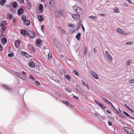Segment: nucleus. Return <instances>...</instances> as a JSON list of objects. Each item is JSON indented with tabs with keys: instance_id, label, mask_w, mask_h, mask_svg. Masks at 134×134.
Segmentation results:
<instances>
[{
	"instance_id": "obj_16",
	"label": "nucleus",
	"mask_w": 134,
	"mask_h": 134,
	"mask_svg": "<svg viewBox=\"0 0 134 134\" xmlns=\"http://www.w3.org/2000/svg\"><path fill=\"white\" fill-rule=\"evenodd\" d=\"M6 0H1L0 1V4L2 6H4L5 3L6 2Z\"/></svg>"
},
{
	"instance_id": "obj_57",
	"label": "nucleus",
	"mask_w": 134,
	"mask_h": 134,
	"mask_svg": "<svg viewBox=\"0 0 134 134\" xmlns=\"http://www.w3.org/2000/svg\"><path fill=\"white\" fill-rule=\"evenodd\" d=\"M60 31L61 32V33L63 34H64L65 33V31L62 29V30Z\"/></svg>"
},
{
	"instance_id": "obj_30",
	"label": "nucleus",
	"mask_w": 134,
	"mask_h": 134,
	"mask_svg": "<svg viewBox=\"0 0 134 134\" xmlns=\"http://www.w3.org/2000/svg\"><path fill=\"white\" fill-rule=\"evenodd\" d=\"M54 45L57 47V48L58 49H59V47H60L59 44L58 43V42H57L56 43H55V44H54Z\"/></svg>"
},
{
	"instance_id": "obj_7",
	"label": "nucleus",
	"mask_w": 134,
	"mask_h": 134,
	"mask_svg": "<svg viewBox=\"0 0 134 134\" xmlns=\"http://www.w3.org/2000/svg\"><path fill=\"white\" fill-rule=\"evenodd\" d=\"M90 73L91 75L94 78L96 79H98V76L95 72L92 71Z\"/></svg>"
},
{
	"instance_id": "obj_46",
	"label": "nucleus",
	"mask_w": 134,
	"mask_h": 134,
	"mask_svg": "<svg viewBox=\"0 0 134 134\" xmlns=\"http://www.w3.org/2000/svg\"><path fill=\"white\" fill-rule=\"evenodd\" d=\"M65 90L66 91H68V92H69V93H70L71 91H72V90L71 89H69L68 88H66V89H65Z\"/></svg>"
},
{
	"instance_id": "obj_17",
	"label": "nucleus",
	"mask_w": 134,
	"mask_h": 134,
	"mask_svg": "<svg viewBox=\"0 0 134 134\" xmlns=\"http://www.w3.org/2000/svg\"><path fill=\"white\" fill-rule=\"evenodd\" d=\"M116 113L119 115V116H122V112H121V110L119 109V110H116Z\"/></svg>"
},
{
	"instance_id": "obj_35",
	"label": "nucleus",
	"mask_w": 134,
	"mask_h": 134,
	"mask_svg": "<svg viewBox=\"0 0 134 134\" xmlns=\"http://www.w3.org/2000/svg\"><path fill=\"white\" fill-rule=\"evenodd\" d=\"M6 27H2L1 28L2 29L1 30V32H3L5 31V29L6 28Z\"/></svg>"
},
{
	"instance_id": "obj_2",
	"label": "nucleus",
	"mask_w": 134,
	"mask_h": 134,
	"mask_svg": "<svg viewBox=\"0 0 134 134\" xmlns=\"http://www.w3.org/2000/svg\"><path fill=\"white\" fill-rule=\"evenodd\" d=\"M123 129L127 134H134V131L131 128L125 127Z\"/></svg>"
},
{
	"instance_id": "obj_41",
	"label": "nucleus",
	"mask_w": 134,
	"mask_h": 134,
	"mask_svg": "<svg viewBox=\"0 0 134 134\" xmlns=\"http://www.w3.org/2000/svg\"><path fill=\"white\" fill-rule=\"evenodd\" d=\"M73 73L76 75L77 76L79 75L78 74V72L76 70H74V72Z\"/></svg>"
},
{
	"instance_id": "obj_47",
	"label": "nucleus",
	"mask_w": 134,
	"mask_h": 134,
	"mask_svg": "<svg viewBox=\"0 0 134 134\" xmlns=\"http://www.w3.org/2000/svg\"><path fill=\"white\" fill-rule=\"evenodd\" d=\"M132 44V42L131 41L128 42L126 43V44L131 45Z\"/></svg>"
},
{
	"instance_id": "obj_5",
	"label": "nucleus",
	"mask_w": 134,
	"mask_h": 134,
	"mask_svg": "<svg viewBox=\"0 0 134 134\" xmlns=\"http://www.w3.org/2000/svg\"><path fill=\"white\" fill-rule=\"evenodd\" d=\"M55 1H52V2H50L49 3H48V2H47L46 4V5H49V7L50 8H51L53 7H54L55 6Z\"/></svg>"
},
{
	"instance_id": "obj_32",
	"label": "nucleus",
	"mask_w": 134,
	"mask_h": 134,
	"mask_svg": "<svg viewBox=\"0 0 134 134\" xmlns=\"http://www.w3.org/2000/svg\"><path fill=\"white\" fill-rule=\"evenodd\" d=\"M52 57V54L51 53H49L48 55V59L49 60H50Z\"/></svg>"
},
{
	"instance_id": "obj_56",
	"label": "nucleus",
	"mask_w": 134,
	"mask_h": 134,
	"mask_svg": "<svg viewBox=\"0 0 134 134\" xmlns=\"http://www.w3.org/2000/svg\"><path fill=\"white\" fill-rule=\"evenodd\" d=\"M43 6L42 4H40L39 6V8H43Z\"/></svg>"
},
{
	"instance_id": "obj_13",
	"label": "nucleus",
	"mask_w": 134,
	"mask_h": 134,
	"mask_svg": "<svg viewBox=\"0 0 134 134\" xmlns=\"http://www.w3.org/2000/svg\"><path fill=\"white\" fill-rule=\"evenodd\" d=\"M29 66L31 67L34 68L35 67V64L33 62H30L28 63Z\"/></svg>"
},
{
	"instance_id": "obj_36",
	"label": "nucleus",
	"mask_w": 134,
	"mask_h": 134,
	"mask_svg": "<svg viewBox=\"0 0 134 134\" xmlns=\"http://www.w3.org/2000/svg\"><path fill=\"white\" fill-rule=\"evenodd\" d=\"M29 78L30 79H32L33 81H34L35 80V78L32 75H31L29 76Z\"/></svg>"
},
{
	"instance_id": "obj_23",
	"label": "nucleus",
	"mask_w": 134,
	"mask_h": 134,
	"mask_svg": "<svg viewBox=\"0 0 134 134\" xmlns=\"http://www.w3.org/2000/svg\"><path fill=\"white\" fill-rule=\"evenodd\" d=\"M23 9H18V13L19 14H23Z\"/></svg>"
},
{
	"instance_id": "obj_38",
	"label": "nucleus",
	"mask_w": 134,
	"mask_h": 134,
	"mask_svg": "<svg viewBox=\"0 0 134 134\" xmlns=\"http://www.w3.org/2000/svg\"><path fill=\"white\" fill-rule=\"evenodd\" d=\"M7 16L8 19H10L12 18V15L10 14H8Z\"/></svg>"
},
{
	"instance_id": "obj_25",
	"label": "nucleus",
	"mask_w": 134,
	"mask_h": 134,
	"mask_svg": "<svg viewBox=\"0 0 134 134\" xmlns=\"http://www.w3.org/2000/svg\"><path fill=\"white\" fill-rule=\"evenodd\" d=\"M24 24L29 26L30 24V21L29 20H26L24 21Z\"/></svg>"
},
{
	"instance_id": "obj_59",
	"label": "nucleus",
	"mask_w": 134,
	"mask_h": 134,
	"mask_svg": "<svg viewBox=\"0 0 134 134\" xmlns=\"http://www.w3.org/2000/svg\"><path fill=\"white\" fill-rule=\"evenodd\" d=\"M106 111L107 112L109 113V114H110L111 113V111L110 110H106Z\"/></svg>"
},
{
	"instance_id": "obj_1",
	"label": "nucleus",
	"mask_w": 134,
	"mask_h": 134,
	"mask_svg": "<svg viewBox=\"0 0 134 134\" xmlns=\"http://www.w3.org/2000/svg\"><path fill=\"white\" fill-rule=\"evenodd\" d=\"M54 16L57 18H60L61 15H64L65 13L63 9H60V10L56 9L55 10Z\"/></svg>"
},
{
	"instance_id": "obj_51",
	"label": "nucleus",
	"mask_w": 134,
	"mask_h": 134,
	"mask_svg": "<svg viewBox=\"0 0 134 134\" xmlns=\"http://www.w3.org/2000/svg\"><path fill=\"white\" fill-rule=\"evenodd\" d=\"M19 2L21 3H23L24 2V0H18Z\"/></svg>"
},
{
	"instance_id": "obj_54",
	"label": "nucleus",
	"mask_w": 134,
	"mask_h": 134,
	"mask_svg": "<svg viewBox=\"0 0 134 134\" xmlns=\"http://www.w3.org/2000/svg\"><path fill=\"white\" fill-rule=\"evenodd\" d=\"M85 86H86L87 89L88 90H90V87H89L88 85V84H87Z\"/></svg>"
},
{
	"instance_id": "obj_12",
	"label": "nucleus",
	"mask_w": 134,
	"mask_h": 134,
	"mask_svg": "<svg viewBox=\"0 0 134 134\" xmlns=\"http://www.w3.org/2000/svg\"><path fill=\"white\" fill-rule=\"evenodd\" d=\"M103 99L105 103L109 105L110 106L112 104L107 99H106L105 98H103Z\"/></svg>"
},
{
	"instance_id": "obj_62",
	"label": "nucleus",
	"mask_w": 134,
	"mask_h": 134,
	"mask_svg": "<svg viewBox=\"0 0 134 134\" xmlns=\"http://www.w3.org/2000/svg\"><path fill=\"white\" fill-rule=\"evenodd\" d=\"M44 25H42L41 26V29L42 30L44 29Z\"/></svg>"
},
{
	"instance_id": "obj_8",
	"label": "nucleus",
	"mask_w": 134,
	"mask_h": 134,
	"mask_svg": "<svg viewBox=\"0 0 134 134\" xmlns=\"http://www.w3.org/2000/svg\"><path fill=\"white\" fill-rule=\"evenodd\" d=\"M14 45L16 48L19 47L20 46V41L19 40H18L15 41L14 43Z\"/></svg>"
},
{
	"instance_id": "obj_19",
	"label": "nucleus",
	"mask_w": 134,
	"mask_h": 134,
	"mask_svg": "<svg viewBox=\"0 0 134 134\" xmlns=\"http://www.w3.org/2000/svg\"><path fill=\"white\" fill-rule=\"evenodd\" d=\"M81 34L80 33H79L76 36L75 38L78 41L80 40V37L81 36Z\"/></svg>"
},
{
	"instance_id": "obj_43",
	"label": "nucleus",
	"mask_w": 134,
	"mask_h": 134,
	"mask_svg": "<svg viewBox=\"0 0 134 134\" xmlns=\"http://www.w3.org/2000/svg\"><path fill=\"white\" fill-rule=\"evenodd\" d=\"M6 23V21H3L2 23H1V26L2 27H4V23Z\"/></svg>"
},
{
	"instance_id": "obj_11",
	"label": "nucleus",
	"mask_w": 134,
	"mask_h": 134,
	"mask_svg": "<svg viewBox=\"0 0 134 134\" xmlns=\"http://www.w3.org/2000/svg\"><path fill=\"white\" fill-rule=\"evenodd\" d=\"M72 17L74 19L77 20L80 18V15L78 14H74L72 15Z\"/></svg>"
},
{
	"instance_id": "obj_27",
	"label": "nucleus",
	"mask_w": 134,
	"mask_h": 134,
	"mask_svg": "<svg viewBox=\"0 0 134 134\" xmlns=\"http://www.w3.org/2000/svg\"><path fill=\"white\" fill-rule=\"evenodd\" d=\"M89 18L93 19L94 20H97V16H90L89 17Z\"/></svg>"
},
{
	"instance_id": "obj_34",
	"label": "nucleus",
	"mask_w": 134,
	"mask_h": 134,
	"mask_svg": "<svg viewBox=\"0 0 134 134\" xmlns=\"http://www.w3.org/2000/svg\"><path fill=\"white\" fill-rule=\"evenodd\" d=\"M35 34L33 32V33H32V34H31V36H30V38H34L35 36Z\"/></svg>"
},
{
	"instance_id": "obj_58",
	"label": "nucleus",
	"mask_w": 134,
	"mask_h": 134,
	"mask_svg": "<svg viewBox=\"0 0 134 134\" xmlns=\"http://www.w3.org/2000/svg\"><path fill=\"white\" fill-rule=\"evenodd\" d=\"M57 28L58 29V30L60 31L62 30V28L60 27L59 26Z\"/></svg>"
},
{
	"instance_id": "obj_3",
	"label": "nucleus",
	"mask_w": 134,
	"mask_h": 134,
	"mask_svg": "<svg viewBox=\"0 0 134 134\" xmlns=\"http://www.w3.org/2000/svg\"><path fill=\"white\" fill-rule=\"evenodd\" d=\"M94 101L96 104L102 109L104 110L106 108L105 106H104L103 104H101L100 103L97 101L96 100H95Z\"/></svg>"
},
{
	"instance_id": "obj_52",
	"label": "nucleus",
	"mask_w": 134,
	"mask_h": 134,
	"mask_svg": "<svg viewBox=\"0 0 134 134\" xmlns=\"http://www.w3.org/2000/svg\"><path fill=\"white\" fill-rule=\"evenodd\" d=\"M82 85H83L84 86H85L87 84H86L85 83V82L84 81H83V80H82Z\"/></svg>"
},
{
	"instance_id": "obj_9",
	"label": "nucleus",
	"mask_w": 134,
	"mask_h": 134,
	"mask_svg": "<svg viewBox=\"0 0 134 134\" xmlns=\"http://www.w3.org/2000/svg\"><path fill=\"white\" fill-rule=\"evenodd\" d=\"M27 47L28 48L31 50L32 51H35L34 48L32 44H28L27 45Z\"/></svg>"
},
{
	"instance_id": "obj_10",
	"label": "nucleus",
	"mask_w": 134,
	"mask_h": 134,
	"mask_svg": "<svg viewBox=\"0 0 134 134\" xmlns=\"http://www.w3.org/2000/svg\"><path fill=\"white\" fill-rule=\"evenodd\" d=\"M75 11L78 14H81L83 13L82 9H74Z\"/></svg>"
},
{
	"instance_id": "obj_42",
	"label": "nucleus",
	"mask_w": 134,
	"mask_h": 134,
	"mask_svg": "<svg viewBox=\"0 0 134 134\" xmlns=\"http://www.w3.org/2000/svg\"><path fill=\"white\" fill-rule=\"evenodd\" d=\"M11 7V5H9V4H7L5 5V8H10Z\"/></svg>"
},
{
	"instance_id": "obj_22",
	"label": "nucleus",
	"mask_w": 134,
	"mask_h": 134,
	"mask_svg": "<svg viewBox=\"0 0 134 134\" xmlns=\"http://www.w3.org/2000/svg\"><path fill=\"white\" fill-rule=\"evenodd\" d=\"M2 42L4 43H6L7 42V40L5 38L3 37L2 39Z\"/></svg>"
},
{
	"instance_id": "obj_48",
	"label": "nucleus",
	"mask_w": 134,
	"mask_h": 134,
	"mask_svg": "<svg viewBox=\"0 0 134 134\" xmlns=\"http://www.w3.org/2000/svg\"><path fill=\"white\" fill-rule=\"evenodd\" d=\"M119 9H115L114 10V12H116V13L119 12Z\"/></svg>"
},
{
	"instance_id": "obj_26",
	"label": "nucleus",
	"mask_w": 134,
	"mask_h": 134,
	"mask_svg": "<svg viewBox=\"0 0 134 134\" xmlns=\"http://www.w3.org/2000/svg\"><path fill=\"white\" fill-rule=\"evenodd\" d=\"M38 20L40 21H43V18L42 16L40 15L38 17Z\"/></svg>"
},
{
	"instance_id": "obj_18",
	"label": "nucleus",
	"mask_w": 134,
	"mask_h": 134,
	"mask_svg": "<svg viewBox=\"0 0 134 134\" xmlns=\"http://www.w3.org/2000/svg\"><path fill=\"white\" fill-rule=\"evenodd\" d=\"M44 9H38L36 11L37 14H39L41 13H42L43 12Z\"/></svg>"
},
{
	"instance_id": "obj_40",
	"label": "nucleus",
	"mask_w": 134,
	"mask_h": 134,
	"mask_svg": "<svg viewBox=\"0 0 134 134\" xmlns=\"http://www.w3.org/2000/svg\"><path fill=\"white\" fill-rule=\"evenodd\" d=\"M63 102L65 104H66L68 106L69 105V103L68 102L66 101H63Z\"/></svg>"
},
{
	"instance_id": "obj_63",
	"label": "nucleus",
	"mask_w": 134,
	"mask_h": 134,
	"mask_svg": "<svg viewBox=\"0 0 134 134\" xmlns=\"http://www.w3.org/2000/svg\"><path fill=\"white\" fill-rule=\"evenodd\" d=\"M53 43L55 44V43H56L57 42L56 41V40L55 39H54L53 40Z\"/></svg>"
},
{
	"instance_id": "obj_29",
	"label": "nucleus",
	"mask_w": 134,
	"mask_h": 134,
	"mask_svg": "<svg viewBox=\"0 0 134 134\" xmlns=\"http://www.w3.org/2000/svg\"><path fill=\"white\" fill-rule=\"evenodd\" d=\"M107 58L108 59V60L110 62H112V58L111 56L110 55H109L107 57Z\"/></svg>"
},
{
	"instance_id": "obj_64",
	"label": "nucleus",
	"mask_w": 134,
	"mask_h": 134,
	"mask_svg": "<svg viewBox=\"0 0 134 134\" xmlns=\"http://www.w3.org/2000/svg\"><path fill=\"white\" fill-rule=\"evenodd\" d=\"M128 117L129 118H131V119H133L134 120V118L132 116H131L130 115Z\"/></svg>"
},
{
	"instance_id": "obj_15",
	"label": "nucleus",
	"mask_w": 134,
	"mask_h": 134,
	"mask_svg": "<svg viewBox=\"0 0 134 134\" xmlns=\"http://www.w3.org/2000/svg\"><path fill=\"white\" fill-rule=\"evenodd\" d=\"M117 31L120 34H125V32L120 28H118L117 29Z\"/></svg>"
},
{
	"instance_id": "obj_50",
	"label": "nucleus",
	"mask_w": 134,
	"mask_h": 134,
	"mask_svg": "<svg viewBox=\"0 0 134 134\" xmlns=\"http://www.w3.org/2000/svg\"><path fill=\"white\" fill-rule=\"evenodd\" d=\"M108 125L109 126H111L112 125V123L111 121H108Z\"/></svg>"
},
{
	"instance_id": "obj_60",
	"label": "nucleus",
	"mask_w": 134,
	"mask_h": 134,
	"mask_svg": "<svg viewBox=\"0 0 134 134\" xmlns=\"http://www.w3.org/2000/svg\"><path fill=\"white\" fill-rule=\"evenodd\" d=\"M81 27L83 30L85 31V28L82 24H81Z\"/></svg>"
},
{
	"instance_id": "obj_44",
	"label": "nucleus",
	"mask_w": 134,
	"mask_h": 134,
	"mask_svg": "<svg viewBox=\"0 0 134 134\" xmlns=\"http://www.w3.org/2000/svg\"><path fill=\"white\" fill-rule=\"evenodd\" d=\"M35 84H36V85H38V86L40 85V84L38 81H35Z\"/></svg>"
},
{
	"instance_id": "obj_6",
	"label": "nucleus",
	"mask_w": 134,
	"mask_h": 134,
	"mask_svg": "<svg viewBox=\"0 0 134 134\" xmlns=\"http://www.w3.org/2000/svg\"><path fill=\"white\" fill-rule=\"evenodd\" d=\"M16 75L19 76L20 79L25 80H26V77L24 76L23 75L21 74L18 72L16 73Z\"/></svg>"
},
{
	"instance_id": "obj_31",
	"label": "nucleus",
	"mask_w": 134,
	"mask_h": 134,
	"mask_svg": "<svg viewBox=\"0 0 134 134\" xmlns=\"http://www.w3.org/2000/svg\"><path fill=\"white\" fill-rule=\"evenodd\" d=\"M65 78L68 80L69 81H70V77L69 75H67L65 76Z\"/></svg>"
},
{
	"instance_id": "obj_20",
	"label": "nucleus",
	"mask_w": 134,
	"mask_h": 134,
	"mask_svg": "<svg viewBox=\"0 0 134 134\" xmlns=\"http://www.w3.org/2000/svg\"><path fill=\"white\" fill-rule=\"evenodd\" d=\"M27 31L24 30H23L20 31L21 34L25 36L26 34Z\"/></svg>"
},
{
	"instance_id": "obj_33",
	"label": "nucleus",
	"mask_w": 134,
	"mask_h": 134,
	"mask_svg": "<svg viewBox=\"0 0 134 134\" xmlns=\"http://www.w3.org/2000/svg\"><path fill=\"white\" fill-rule=\"evenodd\" d=\"M21 54L25 56V57H26L27 55L28 54L27 53L24 51L22 52H21Z\"/></svg>"
},
{
	"instance_id": "obj_45",
	"label": "nucleus",
	"mask_w": 134,
	"mask_h": 134,
	"mask_svg": "<svg viewBox=\"0 0 134 134\" xmlns=\"http://www.w3.org/2000/svg\"><path fill=\"white\" fill-rule=\"evenodd\" d=\"M105 54L106 57L108 56L109 55H110V54H109V52L107 51H105Z\"/></svg>"
},
{
	"instance_id": "obj_24",
	"label": "nucleus",
	"mask_w": 134,
	"mask_h": 134,
	"mask_svg": "<svg viewBox=\"0 0 134 134\" xmlns=\"http://www.w3.org/2000/svg\"><path fill=\"white\" fill-rule=\"evenodd\" d=\"M32 33H33V31L31 30H29L27 32L26 35L27 36H29L30 37V36H31V34H32Z\"/></svg>"
},
{
	"instance_id": "obj_21",
	"label": "nucleus",
	"mask_w": 134,
	"mask_h": 134,
	"mask_svg": "<svg viewBox=\"0 0 134 134\" xmlns=\"http://www.w3.org/2000/svg\"><path fill=\"white\" fill-rule=\"evenodd\" d=\"M12 5L13 8H16L18 6V4L17 2H14L12 3Z\"/></svg>"
},
{
	"instance_id": "obj_4",
	"label": "nucleus",
	"mask_w": 134,
	"mask_h": 134,
	"mask_svg": "<svg viewBox=\"0 0 134 134\" xmlns=\"http://www.w3.org/2000/svg\"><path fill=\"white\" fill-rule=\"evenodd\" d=\"M3 86L4 87V90H6L11 93L12 94L13 93V91H12L11 89L8 86H7L5 85H3Z\"/></svg>"
},
{
	"instance_id": "obj_37",
	"label": "nucleus",
	"mask_w": 134,
	"mask_h": 134,
	"mask_svg": "<svg viewBox=\"0 0 134 134\" xmlns=\"http://www.w3.org/2000/svg\"><path fill=\"white\" fill-rule=\"evenodd\" d=\"M14 55V53L13 52H11V53L8 54V55L9 57H13Z\"/></svg>"
},
{
	"instance_id": "obj_28",
	"label": "nucleus",
	"mask_w": 134,
	"mask_h": 134,
	"mask_svg": "<svg viewBox=\"0 0 134 134\" xmlns=\"http://www.w3.org/2000/svg\"><path fill=\"white\" fill-rule=\"evenodd\" d=\"M41 42L42 41L41 40L38 39L37 40L36 44L38 45H40L41 44Z\"/></svg>"
},
{
	"instance_id": "obj_39",
	"label": "nucleus",
	"mask_w": 134,
	"mask_h": 134,
	"mask_svg": "<svg viewBox=\"0 0 134 134\" xmlns=\"http://www.w3.org/2000/svg\"><path fill=\"white\" fill-rule=\"evenodd\" d=\"M111 107V108L113 109L114 110H115V111H116V110H117L116 108H115L114 106L112 104H111V105L110 106Z\"/></svg>"
},
{
	"instance_id": "obj_55",
	"label": "nucleus",
	"mask_w": 134,
	"mask_h": 134,
	"mask_svg": "<svg viewBox=\"0 0 134 134\" xmlns=\"http://www.w3.org/2000/svg\"><path fill=\"white\" fill-rule=\"evenodd\" d=\"M73 98H74V99H79V98L77 96H75L73 94Z\"/></svg>"
},
{
	"instance_id": "obj_14",
	"label": "nucleus",
	"mask_w": 134,
	"mask_h": 134,
	"mask_svg": "<svg viewBox=\"0 0 134 134\" xmlns=\"http://www.w3.org/2000/svg\"><path fill=\"white\" fill-rule=\"evenodd\" d=\"M75 89L79 92H83V90L79 86H76L75 88Z\"/></svg>"
},
{
	"instance_id": "obj_49",
	"label": "nucleus",
	"mask_w": 134,
	"mask_h": 134,
	"mask_svg": "<svg viewBox=\"0 0 134 134\" xmlns=\"http://www.w3.org/2000/svg\"><path fill=\"white\" fill-rule=\"evenodd\" d=\"M87 53V48H86V49L84 51L83 55H84L85 56V55Z\"/></svg>"
},
{
	"instance_id": "obj_53",
	"label": "nucleus",
	"mask_w": 134,
	"mask_h": 134,
	"mask_svg": "<svg viewBox=\"0 0 134 134\" xmlns=\"http://www.w3.org/2000/svg\"><path fill=\"white\" fill-rule=\"evenodd\" d=\"M134 82V79H131L130 82V83H132Z\"/></svg>"
},
{
	"instance_id": "obj_61",
	"label": "nucleus",
	"mask_w": 134,
	"mask_h": 134,
	"mask_svg": "<svg viewBox=\"0 0 134 134\" xmlns=\"http://www.w3.org/2000/svg\"><path fill=\"white\" fill-rule=\"evenodd\" d=\"M130 63V62L129 61H128L126 63V65H129Z\"/></svg>"
}]
</instances>
